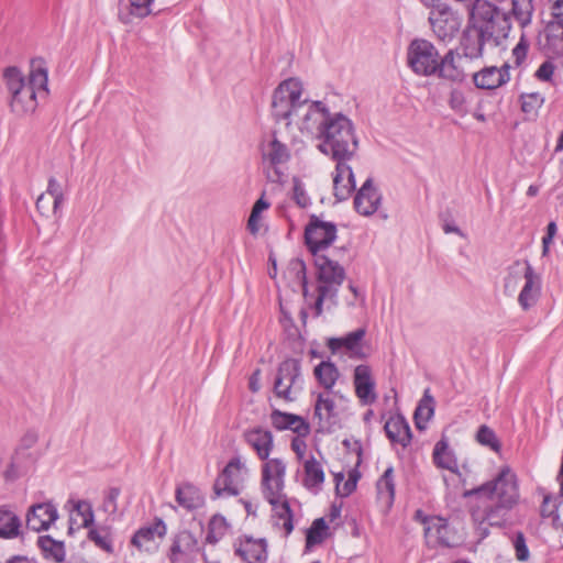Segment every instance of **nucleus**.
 <instances>
[{"instance_id":"obj_1","label":"nucleus","mask_w":563,"mask_h":563,"mask_svg":"<svg viewBox=\"0 0 563 563\" xmlns=\"http://www.w3.org/2000/svg\"><path fill=\"white\" fill-rule=\"evenodd\" d=\"M462 496L474 498L470 505V515L477 534L485 539L489 534L488 526H504L508 514L518 504L517 475L509 466H504L493 479L465 490Z\"/></svg>"},{"instance_id":"obj_2","label":"nucleus","mask_w":563,"mask_h":563,"mask_svg":"<svg viewBox=\"0 0 563 563\" xmlns=\"http://www.w3.org/2000/svg\"><path fill=\"white\" fill-rule=\"evenodd\" d=\"M305 121L313 119L318 125L316 136L320 141L317 148L336 162L335 184L342 175L350 174L353 180L352 159L358 150V140L351 119L341 112L332 113L322 101H312Z\"/></svg>"},{"instance_id":"obj_3","label":"nucleus","mask_w":563,"mask_h":563,"mask_svg":"<svg viewBox=\"0 0 563 563\" xmlns=\"http://www.w3.org/2000/svg\"><path fill=\"white\" fill-rule=\"evenodd\" d=\"M3 80L10 95V108L19 117L32 114L37 106V98L48 96V67L44 58L35 57L30 62V71L25 77L15 67H7Z\"/></svg>"},{"instance_id":"obj_4","label":"nucleus","mask_w":563,"mask_h":563,"mask_svg":"<svg viewBox=\"0 0 563 563\" xmlns=\"http://www.w3.org/2000/svg\"><path fill=\"white\" fill-rule=\"evenodd\" d=\"M455 55L454 49H449L441 56L432 42L416 37L407 47V65L417 76H437L452 82H462L465 74L456 65Z\"/></svg>"},{"instance_id":"obj_5","label":"nucleus","mask_w":563,"mask_h":563,"mask_svg":"<svg viewBox=\"0 0 563 563\" xmlns=\"http://www.w3.org/2000/svg\"><path fill=\"white\" fill-rule=\"evenodd\" d=\"M286 465L280 459H271L262 466V490L276 516L284 520L286 537L294 530V512L285 494Z\"/></svg>"},{"instance_id":"obj_6","label":"nucleus","mask_w":563,"mask_h":563,"mask_svg":"<svg viewBox=\"0 0 563 563\" xmlns=\"http://www.w3.org/2000/svg\"><path fill=\"white\" fill-rule=\"evenodd\" d=\"M468 20L481 32L482 36L496 46L506 40L511 30L510 14L501 12L498 7L486 1L476 0Z\"/></svg>"},{"instance_id":"obj_7","label":"nucleus","mask_w":563,"mask_h":563,"mask_svg":"<svg viewBox=\"0 0 563 563\" xmlns=\"http://www.w3.org/2000/svg\"><path fill=\"white\" fill-rule=\"evenodd\" d=\"M302 86L298 79L289 78L282 81L274 90L272 114L276 122L288 120L307 100H301Z\"/></svg>"},{"instance_id":"obj_8","label":"nucleus","mask_w":563,"mask_h":563,"mask_svg":"<svg viewBox=\"0 0 563 563\" xmlns=\"http://www.w3.org/2000/svg\"><path fill=\"white\" fill-rule=\"evenodd\" d=\"M336 224L311 214L305 228V244L312 255L329 249L336 239Z\"/></svg>"},{"instance_id":"obj_9","label":"nucleus","mask_w":563,"mask_h":563,"mask_svg":"<svg viewBox=\"0 0 563 563\" xmlns=\"http://www.w3.org/2000/svg\"><path fill=\"white\" fill-rule=\"evenodd\" d=\"M428 9H431L428 21L435 36L443 42L451 41L461 27L460 14L442 3Z\"/></svg>"},{"instance_id":"obj_10","label":"nucleus","mask_w":563,"mask_h":563,"mask_svg":"<svg viewBox=\"0 0 563 563\" xmlns=\"http://www.w3.org/2000/svg\"><path fill=\"white\" fill-rule=\"evenodd\" d=\"M301 378V363L298 358L288 357L277 368L274 382V394L286 401H294L291 389Z\"/></svg>"},{"instance_id":"obj_11","label":"nucleus","mask_w":563,"mask_h":563,"mask_svg":"<svg viewBox=\"0 0 563 563\" xmlns=\"http://www.w3.org/2000/svg\"><path fill=\"white\" fill-rule=\"evenodd\" d=\"M198 551V540L194 533L181 530L173 539L168 559L170 563H194Z\"/></svg>"},{"instance_id":"obj_12","label":"nucleus","mask_w":563,"mask_h":563,"mask_svg":"<svg viewBox=\"0 0 563 563\" xmlns=\"http://www.w3.org/2000/svg\"><path fill=\"white\" fill-rule=\"evenodd\" d=\"M317 268V279L319 286H333L339 291V287L345 279V271L338 262L323 254L312 255Z\"/></svg>"},{"instance_id":"obj_13","label":"nucleus","mask_w":563,"mask_h":563,"mask_svg":"<svg viewBox=\"0 0 563 563\" xmlns=\"http://www.w3.org/2000/svg\"><path fill=\"white\" fill-rule=\"evenodd\" d=\"M25 519L27 529L41 532L48 530L58 519V511L52 501L38 503L27 509Z\"/></svg>"},{"instance_id":"obj_14","label":"nucleus","mask_w":563,"mask_h":563,"mask_svg":"<svg viewBox=\"0 0 563 563\" xmlns=\"http://www.w3.org/2000/svg\"><path fill=\"white\" fill-rule=\"evenodd\" d=\"M510 65L504 64L501 67L489 66L473 75L474 85L479 89H497L510 80Z\"/></svg>"},{"instance_id":"obj_15","label":"nucleus","mask_w":563,"mask_h":563,"mask_svg":"<svg viewBox=\"0 0 563 563\" xmlns=\"http://www.w3.org/2000/svg\"><path fill=\"white\" fill-rule=\"evenodd\" d=\"M382 195L374 186L373 178H367L354 197V208L362 216H372L380 205Z\"/></svg>"},{"instance_id":"obj_16","label":"nucleus","mask_w":563,"mask_h":563,"mask_svg":"<svg viewBox=\"0 0 563 563\" xmlns=\"http://www.w3.org/2000/svg\"><path fill=\"white\" fill-rule=\"evenodd\" d=\"M353 383L355 394L362 405H372L376 401L375 380L368 365L361 364L355 367Z\"/></svg>"},{"instance_id":"obj_17","label":"nucleus","mask_w":563,"mask_h":563,"mask_svg":"<svg viewBox=\"0 0 563 563\" xmlns=\"http://www.w3.org/2000/svg\"><path fill=\"white\" fill-rule=\"evenodd\" d=\"M365 334L366 330L358 328L344 336L329 339L327 345L333 354L344 349L350 353L351 357L363 360L367 356L361 345V341L364 339Z\"/></svg>"},{"instance_id":"obj_18","label":"nucleus","mask_w":563,"mask_h":563,"mask_svg":"<svg viewBox=\"0 0 563 563\" xmlns=\"http://www.w3.org/2000/svg\"><path fill=\"white\" fill-rule=\"evenodd\" d=\"M525 285L518 296V302L523 310L530 309L537 303L541 294V277L538 275L530 263L526 261Z\"/></svg>"},{"instance_id":"obj_19","label":"nucleus","mask_w":563,"mask_h":563,"mask_svg":"<svg viewBox=\"0 0 563 563\" xmlns=\"http://www.w3.org/2000/svg\"><path fill=\"white\" fill-rule=\"evenodd\" d=\"M384 431L393 444H400L402 448H407L411 443V429L408 421L401 413L391 416L385 422Z\"/></svg>"},{"instance_id":"obj_20","label":"nucleus","mask_w":563,"mask_h":563,"mask_svg":"<svg viewBox=\"0 0 563 563\" xmlns=\"http://www.w3.org/2000/svg\"><path fill=\"white\" fill-rule=\"evenodd\" d=\"M486 42L489 41L486 36H482L481 32L468 20L460 40L463 56L470 59L482 57Z\"/></svg>"},{"instance_id":"obj_21","label":"nucleus","mask_w":563,"mask_h":563,"mask_svg":"<svg viewBox=\"0 0 563 563\" xmlns=\"http://www.w3.org/2000/svg\"><path fill=\"white\" fill-rule=\"evenodd\" d=\"M271 421L275 429H289L300 437H306L310 432V426L302 417L289 412H284L278 409H274L272 411Z\"/></svg>"},{"instance_id":"obj_22","label":"nucleus","mask_w":563,"mask_h":563,"mask_svg":"<svg viewBox=\"0 0 563 563\" xmlns=\"http://www.w3.org/2000/svg\"><path fill=\"white\" fill-rule=\"evenodd\" d=\"M244 438L246 443L255 450L260 460L269 461L268 456L274 446V437L269 430L257 427L246 431Z\"/></svg>"},{"instance_id":"obj_23","label":"nucleus","mask_w":563,"mask_h":563,"mask_svg":"<svg viewBox=\"0 0 563 563\" xmlns=\"http://www.w3.org/2000/svg\"><path fill=\"white\" fill-rule=\"evenodd\" d=\"M267 543L265 539L253 540L246 538L243 543L235 549V554L241 556L246 563H264L267 560Z\"/></svg>"},{"instance_id":"obj_24","label":"nucleus","mask_w":563,"mask_h":563,"mask_svg":"<svg viewBox=\"0 0 563 563\" xmlns=\"http://www.w3.org/2000/svg\"><path fill=\"white\" fill-rule=\"evenodd\" d=\"M167 532L166 523L162 518H155L152 525L141 527L131 539V544L142 549L144 544L154 541L155 537L163 538Z\"/></svg>"},{"instance_id":"obj_25","label":"nucleus","mask_w":563,"mask_h":563,"mask_svg":"<svg viewBox=\"0 0 563 563\" xmlns=\"http://www.w3.org/2000/svg\"><path fill=\"white\" fill-rule=\"evenodd\" d=\"M21 519L7 506H0V538L14 539L22 537Z\"/></svg>"},{"instance_id":"obj_26","label":"nucleus","mask_w":563,"mask_h":563,"mask_svg":"<svg viewBox=\"0 0 563 563\" xmlns=\"http://www.w3.org/2000/svg\"><path fill=\"white\" fill-rule=\"evenodd\" d=\"M175 497L176 501L187 510L198 509L205 503L200 490L189 483L178 486L175 492Z\"/></svg>"},{"instance_id":"obj_27","label":"nucleus","mask_w":563,"mask_h":563,"mask_svg":"<svg viewBox=\"0 0 563 563\" xmlns=\"http://www.w3.org/2000/svg\"><path fill=\"white\" fill-rule=\"evenodd\" d=\"M433 463L443 470L451 471L453 473L459 472L457 461L454 454L449 450V443L445 438L438 441L433 449Z\"/></svg>"},{"instance_id":"obj_28","label":"nucleus","mask_w":563,"mask_h":563,"mask_svg":"<svg viewBox=\"0 0 563 563\" xmlns=\"http://www.w3.org/2000/svg\"><path fill=\"white\" fill-rule=\"evenodd\" d=\"M433 415L434 398L431 396L430 390L426 389L413 413L416 428L418 430H424L426 423L433 417Z\"/></svg>"},{"instance_id":"obj_29","label":"nucleus","mask_w":563,"mask_h":563,"mask_svg":"<svg viewBox=\"0 0 563 563\" xmlns=\"http://www.w3.org/2000/svg\"><path fill=\"white\" fill-rule=\"evenodd\" d=\"M318 383L327 390H331L340 377L336 365L331 361H322L313 368Z\"/></svg>"},{"instance_id":"obj_30","label":"nucleus","mask_w":563,"mask_h":563,"mask_svg":"<svg viewBox=\"0 0 563 563\" xmlns=\"http://www.w3.org/2000/svg\"><path fill=\"white\" fill-rule=\"evenodd\" d=\"M37 545L46 559H53L56 563L65 561L66 551L63 541H57L51 536H41L37 539Z\"/></svg>"},{"instance_id":"obj_31","label":"nucleus","mask_w":563,"mask_h":563,"mask_svg":"<svg viewBox=\"0 0 563 563\" xmlns=\"http://www.w3.org/2000/svg\"><path fill=\"white\" fill-rule=\"evenodd\" d=\"M378 498L387 506H391L395 499L394 467L388 466L376 483Z\"/></svg>"},{"instance_id":"obj_32","label":"nucleus","mask_w":563,"mask_h":563,"mask_svg":"<svg viewBox=\"0 0 563 563\" xmlns=\"http://www.w3.org/2000/svg\"><path fill=\"white\" fill-rule=\"evenodd\" d=\"M305 478L303 485L308 489H312L314 487H319L324 482V472L320 465V463L311 456L309 460L305 462Z\"/></svg>"},{"instance_id":"obj_33","label":"nucleus","mask_w":563,"mask_h":563,"mask_svg":"<svg viewBox=\"0 0 563 563\" xmlns=\"http://www.w3.org/2000/svg\"><path fill=\"white\" fill-rule=\"evenodd\" d=\"M154 0H129V12L120 13V20L128 24L132 22V18L144 19L152 13V4Z\"/></svg>"},{"instance_id":"obj_34","label":"nucleus","mask_w":563,"mask_h":563,"mask_svg":"<svg viewBox=\"0 0 563 563\" xmlns=\"http://www.w3.org/2000/svg\"><path fill=\"white\" fill-rule=\"evenodd\" d=\"M229 527L230 525L223 516L213 515L208 523L206 542L209 544L218 543L225 536Z\"/></svg>"},{"instance_id":"obj_35","label":"nucleus","mask_w":563,"mask_h":563,"mask_svg":"<svg viewBox=\"0 0 563 563\" xmlns=\"http://www.w3.org/2000/svg\"><path fill=\"white\" fill-rule=\"evenodd\" d=\"M329 526L324 518L313 520L311 527L306 531V549L320 544L328 536Z\"/></svg>"},{"instance_id":"obj_36","label":"nucleus","mask_w":563,"mask_h":563,"mask_svg":"<svg viewBox=\"0 0 563 563\" xmlns=\"http://www.w3.org/2000/svg\"><path fill=\"white\" fill-rule=\"evenodd\" d=\"M547 42L553 46L558 54L563 55V18H554L547 25Z\"/></svg>"},{"instance_id":"obj_37","label":"nucleus","mask_w":563,"mask_h":563,"mask_svg":"<svg viewBox=\"0 0 563 563\" xmlns=\"http://www.w3.org/2000/svg\"><path fill=\"white\" fill-rule=\"evenodd\" d=\"M519 100L521 102V111L528 119L537 118L539 109L544 103V97L539 92L521 93Z\"/></svg>"},{"instance_id":"obj_38","label":"nucleus","mask_w":563,"mask_h":563,"mask_svg":"<svg viewBox=\"0 0 563 563\" xmlns=\"http://www.w3.org/2000/svg\"><path fill=\"white\" fill-rule=\"evenodd\" d=\"M322 410L325 411V419L329 424L335 422L338 415L335 412V402L332 398L325 397L322 393H319L314 404V417L319 420L323 419Z\"/></svg>"},{"instance_id":"obj_39","label":"nucleus","mask_w":563,"mask_h":563,"mask_svg":"<svg viewBox=\"0 0 563 563\" xmlns=\"http://www.w3.org/2000/svg\"><path fill=\"white\" fill-rule=\"evenodd\" d=\"M533 5L531 0H511L510 14L525 27L530 24L532 19Z\"/></svg>"},{"instance_id":"obj_40","label":"nucleus","mask_w":563,"mask_h":563,"mask_svg":"<svg viewBox=\"0 0 563 563\" xmlns=\"http://www.w3.org/2000/svg\"><path fill=\"white\" fill-rule=\"evenodd\" d=\"M476 440L479 444L489 448L496 453L501 450V443L495 431L486 424H482L476 432Z\"/></svg>"},{"instance_id":"obj_41","label":"nucleus","mask_w":563,"mask_h":563,"mask_svg":"<svg viewBox=\"0 0 563 563\" xmlns=\"http://www.w3.org/2000/svg\"><path fill=\"white\" fill-rule=\"evenodd\" d=\"M355 177L353 176V180L350 178V174H344L341 176L339 181L335 184V175L333 176V190L334 197L339 201L346 200L351 194L355 190Z\"/></svg>"},{"instance_id":"obj_42","label":"nucleus","mask_w":563,"mask_h":563,"mask_svg":"<svg viewBox=\"0 0 563 563\" xmlns=\"http://www.w3.org/2000/svg\"><path fill=\"white\" fill-rule=\"evenodd\" d=\"M88 539L107 553H113L112 539L106 528H91L88 531Z\"/></svg>"},{"instance_id":"obj_43","label":"nucleus","mask_w":563,"mask_h":563,"mask_svg":"<svg viewBox=\"0 0 563 563\" xmlns=\"http://www.w3.org/2000/svg\"><path fill=\"white\" fill-rule=\"evenodd\" d=\"M269 147L271 150L267 154V157L269 159L271 165L276 166L289 159L290 155L287 146L279 142L277 139H274L269 143Z\"/></svg>"},{"instance_id":"obj_44","label":"nucleus","mask_w":563,"mask_h":563,"mask_svg":"<svg viewBox=\"0 0 563 563\" xmlns=\"http://www.w3.org/2000/svg\"><path fill=\"white\" fill-rule=\"evenodd\" d=\"M213 498H219L224 494L229 496H238L240 494V490L236 486L233 485V479H230L224 475L219 474L213 483Z\"/></svg>"},{"instance_id":"obj_45","label":"nucleus","mask_w":563,"mask_h":563,"mask_svg":"<svg viewBox=\"0 0 563 563\" xmlns=\"http://www.w3.org/2000/svg\"><path fill=\"white\" fill-rule=\"evenodd\" d=\"M561 494L559 496L544 495L540 507L541 516L543 518H552L553 525L555 523V517L559 515L561 508Z\"/></svg>"},{"instance_id":"obj_46","label":"nucleus","mask_w":563,"mask_h":563,"mask_svg":"<svg viewBox=\"0 0 563 563\" xmlns=\"http://www.w3.org/2000/svg\"><path fill=\"white\" fill-rule=\"evenodd\" d=\"M318 297L314 302V314L316 317L321 316L323 311V301L325 299L333 300L336 303V288L333 286H318Z\"/></svg>"},{"instance_id":"obj_47","label":"nucleus","mask_w":563,"mask_h":563,"mask_svg":"<svg viewBox=\"0 0 563 563\" xmlns=\"http://www.w3.org/2000/svg\"><path fill=\"white\" fill-rule=\"evenodd\" d=\"M512 545L516 552V559L520 562H526L530 558V552L527 547V541L523 532L517 531L512 538Z\"/></svg>"},{"instance_id":"obj_48","label":"nucleus","mask_w":563,"mask_h":563,"mask_svg":"<svg viewBox=\"0 0 563 563\" xmlns=\"http://www.w3.org/2000/svg\"><path fill=\"white\" fill-rule=\"evenodd\" d=\"M74 510L77 512L78 516L81 517L82 527L88 528L93 523L95 515L89 501L78 500L74 506Z\"/></svg>"},{"instance_id":"obj_49","label":"nucleus","mask_w":563,"mask_h":563,"mask_svg":"<svg viewBox=\"0 0 563 563\" xmlns=\"http://www.w3.org/2000/svg\"><path fill=\"white\" fill-rule=\"evenodd\" d=\"M46 194L53 198V212L56 213L57 209L64 201V194L58 181L54 177L48 179Z\"/></svg>"},{"instance_id":"obj_50","label":"nucleus","mask_w":563,"mask_h":563,"mask_svg":"<svg viewBox=\"0 0 563 563\" xmlns=\"http://www.w3.org/2000/svg\"><path fill=\"white\" fill-rule=\"evenodd\" d=\"M290 269L295 272L296 277L300 280L303 296L308 294V280L306 274V264L301 258H294L289 263Z\"/></svg>"},{"instance_id":"obj_51","label":"nucleus","mask_w":563,"mask_h":563,"mask_svg":"<svg viewBox=\"0 0 563 563\" xmlns=\"http://www.w3.org/2000/svg\"><path fill=\"white\" fill-rule=\"evenodd\" d=\"M294 185V200L300 208H307L310 205V198L308 197L302 181L298 177L292 178Z\"/></svg>"},{"instance_id":"obj_52","label":"nucleus","mask_w":563,"mask_h":563,"mask_svg":"<svg viewBox=\"0 0 563 563\" xmlns=\"http://www.w3.org/2000/svg\"><path fill=\"white\" fill-rule=\"evenodd\" d=\"M20 461L21 456L19 455V450H15L14 454L11 457L10 464L8 465L7 470L3 473V477L7 482H14L20 477Z\"/></svg>"},{"instance_id":"obj_53","label":"nucleus","mask_w":563,"mask_h":563,"mask_svg":"<svg viewBox=\"0 0 563 563\" xmlns=\"http://www.w3.org/2000/svg\"><path fill=\"white\" fill-rule=\"evenodd\" d=\"M449 104L452 110L464 115L466 113L465 109V98L461 90L454 89L450 93Z\"/></svg>"},{"instance_id":"obj_54","label":"nucleus","mask_w":563,"mask_h":563,"mask_svg":"<svg viewBox=\"0 0 563 563\" xmlns=\"http://www.w3.org/2000/svg\"><path fill=\"white\" fill-rule=\"evenodd\" d=\"M38 440V434L34 430H27L20 440V444L15 450H19V455L22 456L23 452L33 448Z\"/></svg>"},{"instance_id":"obj_55","label":"nucleus","mask_w":563,"mask_h":563,"mask_svg":"<svg viewBox=\"0 0 563 563\" xmlns=\"http://www.w3.org/2000/svg\"><path fill=\"white\" fill-rule=\"evenodd\" d=\"M554 73V65L550 60L543 62L538 70L536 71V77L542 81H550L552 79Z\"/></svg>"},{"instance_id":"obj_56","label":"nucleus","mask_w":563,"mask_h":563,"mask_svg":"<svg viewBox=\"0 0 563 563\" xmlns=\"http://www.w3.org/2000/svg\"><path fill=\"white\" fill-rule=\"evenodd\" d=\"M528 47L529 45L523 37H521L520 42L514 47L512 55L517 66L521 65V63L526 59Z\"/></svg>"},{"instance_id":"obj_57","label":"nucleus","mask_w":563,"mask_h":563,"mask_svg":"<svg viewBox=\"0 0 563 563\" xmlns=\"http://www.w3.org/2000/svg\"><path fill=\"white\" fill-rule=\"evenodd\" d=\"M355 449L354 451L357 454V462L353 470L349 472V479L352 482H355L357 484L358 479L361 478V473L358 472L357 467L362 463V454H363V448L360 441H355Z\"/></svg>"},{"instance_id":"obj_58","label":"nucleus","mask_w":563,"mask_h":563,"mask_svg":"<svg viewBox=\"0 0 563 563\" xmlns=\"http://www.w3.org/2000/svg\"><path fill=\"white\" fill-rule=\"evenodd\" d=\"M120 488L111 487L108 492V495L104 499V507L107 510L114 512L117 510V500L120 496Z\"/></svg>"},{"instance_id":"obj_59","label":"nucleus","mask_w":563,"mask_h":563,"mask_svg":"<svg viewBox=\"0 0 563 563\" xmlns=\"http://www.w3.org/2000/svg\"><path fill=\"white\" fill-rule=\"evenodd\" d=\"M241 468H242V463H241L240 457L234 456L229 461V463L224 466V468L221 471L220 474L232 479L233 473L240 472Z\"/></svg>"},{"instance_id":"obj_60","label":"nucleus","mask_w":563,"mask_h":563,"mask_svg":"<svg viewBox=\"0 0 563 563\" xmlns=\"http://www.w3.org/2000/svg\"><path fill=\"white\" fill-rule=\"evenodd\" d=\"M306 442L298 438H294L291 441V450L297 454L298 459H302L306 451Z\"/></svg>"},{"instance_id":"obj_61","label":"nucleus","mask_w":563,"mask_h":563,"mask_svg":"<svg viewBox=\"0 0 563 563\" xmlns=\"http://www.w3.org/2000/svg\"><path fill=\"white\" fill-rule=\"evenodd\" d=\"M49 203V198L46 197L45 194H42L37 198L35 206L38 212H41L42 214H46V212L48 211Z\"/></svg>"},{"instance_id":"obj_62","label":"nucleus","mask_w":563,"mask_h":563,"mask_svg":"<svg viewBox=\"0 0 563 563\" xmlns=\"http://www.w3.org/2000/svg\"><path fill=\"white\" fill-rule=\"evenodd\" d=\"M260 375H261V369L257 368L253 372V374L251 375V377L249 379V388L253 393H256L260 389Z\"/></svg>"},{"instance_id":"obj_63","label":"nucleus","mask_w":563,"mask_h":563,"mask_svg":"<svg viewBox=\"0 0 563 563\" xmlns=\"http://www.w3.org/2000/svg\"><path fill=\"white\" fill-rule=\"evenodd\" d=\"M357 484L355 482L350 481L349 478L343 484L342 489L340 488V494H336L341 497H349L355 489Z\"/></svg>"},{"instance_id":"obj_64","label":"nucleus","mask_w":563,"mask_h":563,"mask_svg":"<svg viewBox=\"0 0 563 563\" xmlns=\"http://www.w3.org/2000/svg\"><path fill=\"white\" fill-rule=\"evenodd\" d=\"M258 217H260V213H255L254 211H251V214L247 220V229L250 230V232L252 234H255L258 232V225H257Z\"/></svg>"}]
</instances>
